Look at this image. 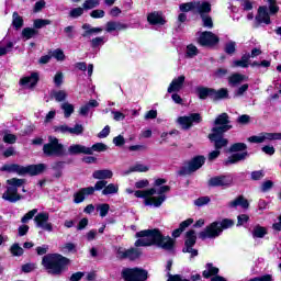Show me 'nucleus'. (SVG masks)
Masks as SVG:
<instances>
[{
  "label": "nucleus",
  "instance_id": "obj_1",
  "mask_svg": "<svg viewBox=\"0 0 281 281\" xmlns=\"http://www.w3.org/2000/svg\"><path fill=\"white\" fill-rule=\"evenodd\" d=\"M164 183H166V179H157L155 181L156 188L135 191L134 196H136V199H144L145 205L161 207L166 201V192H170V187L164 186Z\"/></svg>",
  "mask_w": 281,
  "mask_h": 281
},
{
  "label": "nucleus",
  "instance_id": "obj_2",
  "mask_svg": "<svg viewBox=\"0 0 281 281\" xmlns=\"http://www.w3.org/2000/svg\"><path fill=\"white\" fill-rule=\"evenodd\" d=\"M135 247H150V245H157L161 249L170 250L175 247V239L170 237H164L159 229H146L136 233Z\"/></svg>",
  "mask_w": 281,
  "mask_h": 281
},
{
  "label": "nucleus",
  "instance_id": "obj_3",
  "mask_svg": "<svg viewBox=\"0 0 281 281\" xmlns=\"http://www.w3.org/2000/svg\"><path fill=\"white\" fill-rule=\"evenodd\" d=\"M68 265L69 259L59 254H48L42 259V266L53 276H60Z\"/></svg>",
  "mask_w": 281,
  "mask_h": 281
},
{
  "label": "nucleus",
  "instance_id": "obj_4",
  "mask_svg": "<svg viewBox=\"0 0 281 281\" xmlns=\"http://www.w3.org/2000/svg\"><path fill=\"white\" fill-rule=\"evenodd\" d=\"M234 227V221L223 220L221 222H213L211 225L206 226L204 231L199 233V238L201 240H206V238H218L223 234V229H229Z\"/></svg>",
  "mask_w": 281,
  "mask_h": 281
},
{
  "label": "nucleus",
  "instance_id": "obj_5",
  "mask_svg": "<svg viewBox=\"0 0 281 281\" xmlns=\"http://www.w3.org/2000/svg\"><path fill=\"white\" fill-rule=\"evenodd\" d=\"M25 183L24 179L12 178L7 180V190L2 194L3 201H8L9 203H16L23 199V195L19 194V188Z\"/></svg>",
  "mask_w": 281,
  "mask_h": 281
},
{
  "label": "nucleus",
  "instance_id": "obj_6",
  "mask_svg": "<svg viewBox=\"0 0 281 281\" xmlns=\"http://www.w3.org/2000/svg\"><path fill=\"white\" fill-rule=\"evenodd\" d=\"M263 3H268L269 8L267 5L259 7L255 21L259 24L265 23V25H271V16L278 14L280 8L276 3V0H263Z\"/></svg>",
  "mask_w": 281,
  "mask_h": 281
},
{
  "label": "nucleus",
  "instance_id": "obj_7",
  "mask_svg": "<svg viewBox=\"0 0 281 281\" xmlns=\"http://www.w3.org/2000/svg\"><path fill=\"white\" fill-rule=\"evenodd\" d=\"M43 153L46 157H63L65 147L58 143V138L49 136L48 143L43 146Z\"/></svg>",
  "mask_w": 281,
  "mask_h": 281
},
{
  "label": "nucleus",
  "instance_id": "obj_8",
  "mask_svg": "<svg viewBox=\"0 0 281 281\" xmlns=\"http://www.w3.org/2000/svg\"><path fill=\"white\" fill-rule=\"evenodd\" d=\"M181 12H196L203 14V12H212V4L207 1H193L180 4Z\"/></svg>",
  "mask_w": 281,
  "mask_h": 281
},
{
  "label": "nucleus",
  "instance_id": "obj_9",
  "mask_svg": "<svg viewBox=\"0 0 281 281\" xmlns=\"http://www.w3.org/2000/svg\"><path fill=\"white\" fill-rule=\"evenodd\" d=\"M122 278L126 281H146L148 272L139 268H125L122 270Z\"/></svg>",
  "mask_w": 281,
  "mask_h": 281
},
{
  "label": "nucleus",
  "instance_id": "obj_10",
  "mask_svg": "<svg viewBox=\"0 0 281 281\" xmlns=\"http://www.w3.org/2000/svg\"><path fill=\"white\" fill-rule=\"evenodd\" d=\"M204 164H205L204 156H195L187 164V166L182 167L181 170L178 171V175L180 176L192 175V172H196V170H200V168H203Z\"/></svg>",
  "mask_w": 281,
  "mask_h": 281
},
{
  "label": "nucleus",
  "instance_id": "obj_11",
  "mask_svg": "<svg viewBox=\"0 0 281 281\" xmlns=\"http://www.w3.org/2000/svg\"><path fill=\"white\" fill-rule=\"evenodd\" d=\"M227 131H232V125H229V115L227 113H222L215 119L212 133H227Z\"/></svg>",
  "mask_w": 281,
  "mask_h": 281
},
{
  "label": "nucleus",
  "instance_id": "obj_12",
  "mask_svg": "<svg viewBox=\"0 0 281 281\" xmlns=\"http://www.w3.org/2000/svg\"><path fill=\"white\" fill-rule=\"evenodd\" d=\"M194 245H196V232L189 231L186 234L184 248L182 249L183 254H191V258H196L199 250L192 248Z\"/></svg>",
  "mask_w": 281,
  "mask_h": 281
},
{
  "label": "nucleus",
  "instance_id": "obj_13",
  "mask_svg": "<svg viewBox=\"0 0 281 281\" xmlns=\"http://www.w3.org/2000/svg\"><path fill=\"white\" fill-rule=\"evenodd\" d=\"M281 139V133L262 132L257 136H250L248 142L251 144H265L266 142H278Z\"/></svg>",
  "mask_w": 281,
  "mask_h": 281
},
{
  "label": "nucleus",
  "instance_id": "obj_14",
  "mask_svg": "<svg viewBox=\"0 0 281 281\" xmlns=\"http://www.w3.org/2000/svg\"><path fill=\"white\" fill-rule=\"evenodd\" d=\"M198 43L202 47H214L218 43V36L216 34L205 31L199 34Z\"/></svg>",
  "mask_w": 281,
  "mask_h": 281
},
{
  "label": "nucleus",
  "instance_id": "obj_15",
  "mask_svg": "<svg viewBox=\"0 0 281 281\" xmlns=\"http://www.w3.org/2000/svg\"><path fill=\"white\" fill-rule=\"evenodd\" d=\"M234 183L232 175L215 176L209 180V186L212 188H229Z\"/></svg>",
  "mask_w": 281,
  "mask_h": 281
},
{
  "label": "nucleus",
  "instance_id": "obj_16",
  "mask_svg": "<svg viewBox=\"0 0 281 281\" xmlns=\"http://www.w3.org/2000/svg\"><path fill=\"white\" fill-rule=\"evenodd\" d=\"M142 256V252L137 248H122L120 247L116 250V258H120V260H137Z\"/></svg>",
  "mask_w": 281,
  "mask_h": 281
},
{
  "label": "nucleus",
  "instance_id": "obj_17",
  "mask_svg": "<svg viewBox=\"0 0 281 281\" xmlns=\"http://www.w3.org/2000/svg\"><path fill=\"white\" fill-rule=\"evenodd\" d=\"M34 221L36 223V226L40 227L41 229H44L45 232H53L54 226L52 223H49V213H38L35 217Z\"/></svg>",
  "mask_w": 281,
  "mask_h": 281
},
{
  "label": "nucleus",
  "instance_id": "obj_18",
  "mask_svg": "<svg viewBox=\"0 0 281 281\" xmlns=\"http://www.w3.org/2000/svg\"><path fill=\"white\" fill-rule=\"evenodd\" d=\"M201 120V114L192 113L188 116L178 117V124H180L182 128L188 130L192 126V124H200Z\"/></svg>",
  "mask_w": 281,
  "mask_h": 281
},
{
  "label": "nucleus",
  "instance_id": "obj_19",
  "mask_svg": "<svg viewBox=\"0 0 281 281\" xmlns=\"http://www.w3.org/2000/svg\"><path fill=\"white\" fill-rule=\"evenodd\" d=\"M225 133L222 132H212L209 135V139H211V142H214V146L216 150H221V148H225V146H227V144H229V140H227V138H224L223 135Z\"/></svg>",
  "mask_w": 281,
  "mask_h": 281
},
{
  "label": "nucleus",
  "instance_id": "obj_20",
  "mask_svg": "<svg viewBox=\"0 0 281 281\" xmlns=\"http://www.w3.org/2000/svg\"><path fill=\"white\" fill-rule=\"evenodd\" d=\"M184 82H186V76H183V75H181L177 78H173L167 89V92L168 93H178V91L183 89Z\"/></svg>",
  "mask_w": 281,
  "mask_h": 281
},
{
  "label": "nucleus",
  "instance_id": "obj_21",
  "mask_svg": "<svg viewBox=\"0 0 281 281\" xmlns=\"http://www.w3.org/2000/svg\"><path fill=\"white\" fill-rule=\"evenodd\" d=\"M38 82V75L37 72L31 74V76L23 77L20 79V85L24 89H34Z\"/></svg>",
  "mask_w": 281,
  "mask_h": 281
},
{
  "label": "nucleus",
  "instance_id": "obj_22",
  "mask_svg": "<svg viewBox=\"0 0 281 281\" xmlns=\"http://www.w3.org/2000/svg\"><path fill=\"white\" fill-rule=\"evenodd\" d=\"M47 170V165L38 164V165H30L24 167V175H31L32 177H36L37 175H43Z\"/></svg>",
  "mask_w": 281,
  "mask_h": 281
},
{
  "label": "nucleus",
  "instance_id": "obj_23",
  "mask_svg": "<svg viewBox=\"0 0 281 281\" xmlns=\"http://www.w3.org/2000/svg\"><path fill=\"white\" fill-rule=\"evenodd\" d=\"M149 25H166V20L160 12L154 11L147 15Z\"/></svg>",
  "mask_w": 281,
  "mask_h": 281
},
{
  "label": "nucleus",
  "instance_id": "obj_24",
  "mask_svg": "<svg viewBox=\"0 0 281 281\" xmlns=\"http://www.w3.org/2000/svg\"><path fill=\"white\" fill-rule=\"evenodd\" d=\"M247 157H249V154L247 151L233 154L225 160V166H232V164H238V161H245Z\"/></svg>",
  "mask_w": 281,
  "mask_h": 281
},
{
  "label": "nucleus",
  "instance_id": "obj_25",
  "mask_svg": "<svg viewBox=\"0 0 281 281\" xmlns=\"http://www.w3.org/2000/svg\"><path fill=\"white\" fill-rule=\"evenodd\" d=\"M68 153L69 155H89V153H91V149H89V147L85 146V145H71L68 148Z\"/></svg>",
  "mask_w": 281,
  "mask_h": 281
},
{
  "label": "nucleus",
  "instance_id": "obj_26",
  "mask_svg": "<svg viewBox=\"0 0 281 281\" xmlns=\"http://www.w3.org/2000/svg\"><path fill=\"white\" fill-rule=\"evenodd\" d=\"M81 27L85 30L81 35L83 38H89V36H93V34H101V32L104 30L102 27H91V24L89 23L82 24Z\"/></svg>",
  "mask_w": 281,
  "mask_h": 281
},
{
  "label": "nucleus",
  "instance_id": "obj_27",
  "mask_svg": "<svg viewBox=\"0 0 281 281\" xmlns=\"http://www.w3.org/2000/svg\"><path fill=\"white\" fill-rule=\"evenodd\" d=\"M150 170V167L147 165H144L142 162H136L134 166L130 167L128 170L123 171V177H126V175H131V172H148Z\"/></svg>",
  "mask_w": 281,
  "mask_h": 281
},
{
  "label": "nucleus",
  "instance_id": "obj_28",
  "mask_svg": "<svg viewBox=\"0 0 281 281\" xmlns=\"http://www.w3.org/2000/svg\"><path fill=\"white\" fill-rule=\"evenodd\" d=\"M243 207V210H249V201L245 196L239 195L235 200L229 202V207Z\"/></svg>",
  "mask_w": 281,
  "mask_h": 281
},
{
  "label": "nucleus",
  "instance_id": "obj_29",
  "mask_svg": "<svg viewBox=\"0 0 281 281\" xmlns=\"http://www.w3.org/2000/svg\"><path fill=\"white\" fill-rule=\"evenodd\" d=\"M195 93L200 100H206V98H213L214 89L206 87H198Z\"/></svg>",
  "mask_w": 281,
  "mask_h": 281
},
{
  "label": "nucleus",
  "instance_id": "obj_30",
  "mask_svg": "<svg viewBox=\"0 0 281 281\" xmlns=\"http://www.w3.org/2000/svg\"><path fill=\"white\" fill-rule=\"evenodd\" d=\"M1 170L4 172H15L16 175H25V167L16 164L4 165L1 168Z\"/></svg>",
  "mask_w": 281,
  "mask_h": 281
},
{
  "label": "nucleus",
  "instance_id": "obj_31",
  "mask_svg": "<svg viewBox=\"0 0 281 281\" xmlns=\"http://www.w3.org/2000/svg\"><path fill=\"white\" fill-rule=\"evenodd\" d=\"M218 271H220L218 268L214 267V263L209 262L205 265V270L202 272V276L207 280L209 278H212V276L213 278L215 276H218Z\"/></svg>",
  "mask_w": 281,
  "mask_h": 281
},
{
  "label": "nucleus",
  "instance_id": "obj_32",
  "mask_svg": "<svg viewBox=\"0 0 281 281\" xmlns=\"http://www.w3.org/2000/svg\"><path fill=\"white\" fill-rule=\"evenodd\" d=\"M93 179H113V171L109 170V169H102V170H95L92 173Z\"/></svg>",
  "mask_w": 281,
  "mask_h": 281
},
{
  "label": "nucleus",
  "instance_id": "obj_33",
  "mask_svg": "<svg viewBox=\"0 0 281 281\" xmlns=\"http://www.w3.org/2000/svg\"><path fill=\"white\" fill-rule=\"evenodd\" d=\"M120 30H126L125 24H123L122 22L110 21L105 24L106 32H120Z\"/></svg>",
  "mask_w": 281,
  "mask_h": 281
},
{
  "label": "nucleus",
  "instance_id": "obj_34",
  "mask_svg": "<svg viewBox=\"0 0 281 281\" xmlns=\"http://www.w3.org/2000/svg\"><path fill=\"white\" fill-rule=\"evenodd\" d=\"M75 67H76V69H79V71H87L89 78H91L93 76V64H89L87 66V63L78 61L75 64Z\"/></svg>",
  "mask_w": 281,
  "mask_h": 281
},
{
  "label": "nucleus",
  "instance_id": "obj_35",
  "mask_svg": "<svg viewBox=\"0 0 281 281\" xmlns=\"http://www.w3.org/2000/svg\"><path fill=\"white\" fill-rule=\"evenodd\" d=\"M247 80V77L241 74H234L228 78V85L231 87H237V85H240V82H245Z\"/></svg>",
  "mask_w": 281,
  "mask_h": 281
},
{
  "label": "nucleus",
  "instance_id": "obj_36",
  "mask_svg": "<svg viewBox=\"0 0 281 281\" xmlns=\"http://www.w3.org/2000/svg\"><path fill=\"white\" fill-rule=\"evenodd\" d=\"M14 49V43L13 42H7L0 43V57L5 56L8 54H11V52Z\"/></svg>",
  "mask_w": 281,
  "mask_h": 281
},
{
  "label": "nucleus",
  "instance_id": "obj_37",
  "mask_svg": "<svg viewBox=\"0 0 281 281\" xmlns=\"http://www.w3.org/2000/svg\"><path fill=\"white\" fill-rule=\"evenodd\" d=\"M227 98H229L227 88H221L220 90L213 89V100H225Z\"/></svg>",
  "mask_w": 281,
  "mask_h": 281
},
{
  "label": "nucleus",
  "instance_id": "obj_38",
  "mask_svg": "<svg viewBox=\"0 0 281 281\" xmlns=\"http://www.w3.org/2000/svg\"><path fill=\"white\" fill-rule=\"evenodd\" d=\"M109 149V146L104 145L103 143H95L91 147H88V155H92L93 153H104Z\"/></svg>",
  "mask_w": 281,
  "mask_h": 281
},
{
  "label": "nucleus",
  "instance_id": "obj_39",
  "mask_svg": "<svg viewBox=\"0 0 281 281\" xmlns=\"http://www.w3.org/2000/svg\"><path fill=\"white\" fill-rule=\"evenodd\" d=\"M95 210L97 212H99V216H101V218H104L105 216H108L111 210V205H109L108 203L97 204Z\"/></svg>",
  "mask_w": 281,
  "mask_h": 281
},
{
  "label": "nucleus",
  "instance_id": "obj_40",
  "mask_svg": "<svg viewBox=\"0 0 281 281\" xmlns=\"http://www.w3.org/2000/svg\"><path fill=\"white\" fill-rule=\"evenodd\" d=\"M252 238H265L266 234H267V228L260 225H256L252 228Z\"/></svg>",
  "mask_w": 281,
  "mask_h": 281
},
{
  "label": "nucleus",
  "instance_id": "obj_41",
  "mask_svg": "<svg viewBox=\"0 0 281 281\" xmlns=\"http://www.w3.org/2000/svg\"><path fill=\"white\" fill-rule=\"evenodd\" d=\"M120 191V187L114 183L105 184V188L102 190V194L104 196H109V194H117Z\"/></svg>",
  "mask_w": 281,
  "mask_h": 281
},
{
  "label": "nucleus",
  "instance_id": "obj_42",
  "mask_svg": "<svg viewBox=\"0 0 281 281\" xmlns=\"http://www.w3.org/2000/svg\"><path fill=\"white\" fill-rule=\"evenodd\" d=\"M199 14L202 19L203 27H207L209 30H212V27H214V22L212 21V18L210 15H206V14H210V12H202Z\"/></svg>",
  "mask_w": 281,
  "mask_h": 281
},
{
  "label": "nucleus",
  "instance_id": "obj_43",
  "mask_svg": "<svg viewBox=\"0 0 281 281\" xmlns=\"http://www.w3.org/2000/svg\"><path fill=\"white\" fill-rule=\"evenodd\" d=\"M184 56L186 58H194V56H199V48L193 44H189L186 48Z\"/></svg>",
  "mask_w": 281,
  "mask_h": 281
},
{
  "label": "nucleus",
  "instance_id": "obj_44",
  "mask_svg": "<svg viewBox=\"0 0 281 281\" xmlns=\"http://www.w3.org/2000/svg\"><path fill=\"white\" fill-rule=\"evenodd\" d=\"M60 108H61V111H64V117L66 119L71 117L75 111L74 104L69 102H64Z\"/></svg>",
  "mask_w": 281,
  "mask_h": 281
},
{
  "label": "nucleus",
  "instance_id": "obj_45",
  "mask_svg": "<svg viewBox=\"0 0 281 281\" xmlns=\"http://www.w3.org/2000/svg\"><path fill=\"white\" fill-rule=\"evenodd\" d=\"M36 34H38V31L32 27H25L22 30V37L24 38V41H30V38H34Z\"/></svg>",
  "mask_w": 281,
  "mask_h": 281
},
{
  "label": "nucleus",
  "instance_id": "obj_46",
  "mask_svg": "<svg viewBox=\"0 0 281 281\" xmlns=\"http://www.w3.org/2000/svg\"><path fill=\"white\" fill-rule=\"evenodd\" d=\"M12 19L13 27H15V30H21V27H23V18L16 12H13Z\"/></svg>",
  "mask_w": 281,
  "mask_h": 281
},
{
  "label": "nucleus",
  "instance_id": "obj_47",
  "mask_svg": "<svg viewBox=\"0 0 281 281\" xmlns=\"http://www.w3.org/2000/svg\"><path fill=\"white\" fill-rule=\"evenodd\" d=\"M85 14V7L74 8L69 11L68 15L70 19H78Z\"/></svg>",
  "mask_w": 281,
  "mask_h": 281
},
{
  "label": "nucleus",
  "instance_id": "obj_48",
  "mask_svg": "<svg viewBox=\"0 0 281 281\" xmlns=\"http://www.w3.org/2000/svg\"><path fill=\"white\" fill-rule=\"evenodd\" d=\"M224 52L229 56H233V54H236V42L234 41L227 42L225 44Z\"/></svg>",
  "mask_w": 281,
  "mask_h": 281
},
{
  "label": "nucleus",
  "instance_id": "obj_49",
  "mask_svg": "<svg viewBox=\"0 0 281 281\" xmlns=\"http://www.w3.org/2000/svg\"><path fill=\"white\" fill-rule=\"evenodd\" d=\"M10 254L14 257H21L23 256V248L19 244H13L10 247Z\"/></svg>",
  "mask_w": 281,
  "mask_h": 281
},
{
  "label": "nucleus",
  "instance_id": "obj_50",
  "mask_svg": "<svg viewBox=\"0 0 281 281\" xmlns=\"http://www.w3.org/2000/svg\"><path fill=\"white\" fill-rule=\"evenodd\" d=\"M247 150V144L245 143H235L231 146V153H243Z\"/></svg>",
  "mask_w": 281,
  "mask_h": 281
},
{
  "label": "nucleus",
  "instance_id": "obj_51",
  "mask_svg": "<svg viewBox=\"0 0 281 281\" xmlns=\"http://www.w3.org/2000/svg\"><path fill=\"white\" fill-rule=\"evenodd\" d=\"M100 5V0H86L82 4L83 10H93Z\"/></svg>",
  "mask_w": 281,
  "mask_h": 281
},
{
  "label": "nucleus",
  "instance_id": "obj_52",
  "mask_svg": "<svg viewBox=\"0 0 281 281\" xmlns=\"http://www.w3.org/2000/svg\"><path fill=\"white\" fill-rule=\"evenodd\" d=\"M35 30H41L42 27H45V25H52V20H43V19H36L33 23Z\"/></svg>",
  "mask_w": 281,
  "mask_h": 281
},
{
  "label": "nucleus",
  "instance_id": "obj_53",
  "mask_svg": "<svg viewBox=\"0 0 281 281\" xmlns=\"http://www.w3.org/2000/svg\"><path fill=\"white\" fill-rule=\"evenodd\" d=\"M53 97L55 98L56 102H65L67 100V91L59 90L53 93Z\"/></svg>",
  "mask_w": 281,
  "mask_h": 281
},
{
  "label": "nucleus",
  "instance_id": "obj_54",
  "mask_svg": "<svg viewBox=\"0 0 281 281\" xmlns=\"http://www.w3.org/2000/svg\"><path fill=\"white\" fill-rule=\"evenodd\" d=\"M36 214H38V210L37 209H33L31 211H29L22 218H21V223H27V221H32L34 218V216H36Z\"/></svg>",
  "mask_w": 281,
  "mask_h": 281
},
{
  "label": "nucleus",
  "instance_id": "obj_55",
  "mask_svg": "<svg viewBox=\"0 0 281 281\" xmlns=\"http://www.w3.org/2000/svg\"><path fill=\"white\" fill-rule=\"evenodd\" d=\"M82 133H85V126L82 124H76L69 130V135H82Z\"/></svg>",
  "mask_w": 281,
  "mask_h": 281
},
{
  "label": "nucleus",
  "instance_id": "obj_56",
  "mask_svg": "<svg viewBox=\"0 0 281 281\" xmlns=\"http://www.w3.org/2000/svg\"><path fill=\"white\" fill-rule=\"evenodd\" d=\"M3 143L4 144H16V135L10 134V133H5L3 135Z\"/></svg>",
  "mask_w": 281,
  "mask_h": 281
},
{
  "label": "nucleus",
  "instance_id": "obj_57",
  "mask_svg": "<svg viewBox=\"0 0 281 281\" xmlns=\"http://www.w3.org/2000/svg\"><path fill=\"white\" fill-rule=\"evenodd\" d=\"M105 41L103 36L94 37L90 41L91 47H100V45H104Z\"/></svg>",
  "mask_w": 281,
  "mask_h": 281
},
{
  "label": "nucleus",
  "instance_id": "obj_58",
  "mask_svg": "<svg viewBox=\"0 0 281 281\" xmlns=\"http://www.w3.org/2000/svg\"><path fill=\"white\" fill-rule=\"evenodd\" d=\"M112 115L115 122H123V120H126V114L120 111H112Z\"/></svg>",
  "mask_w": 281,
  "mask_h": 281
},
{
  "label": "nucleus",
  "instance_id": "obj_59",
  "mask_svg": "<svg viewBox=\"0 0 281 281\" xmlns=\"http://www.w3.org/2000/svg\"><path fill=\"white\" fill-rule=\"evenodd\" d=\"M210 203V199L207 196L199 198L194 201V205L198 207H203V205H207Z\"/></svg>",
  "mask_w": 281,
  "mask_h": 281
},
{
  "label": "nucleus",
  "instance_id": "obj_60",
  "mask_svg": "<svg viewBox=\"0 0 281 281\" xmlns=\"http://www.w3.org/2000/svg\"><path fill=\"white\" fill-rule=\"evenodd\" d=\"M53 58H56V60H65V53L63 49L57 48L52 53Z\"/></svg>",
  "mask_w": 281,
  "mask_h": 281
},
{
  "label": "nucleus",
  "instance_id": "obj_61",
  "mask_svg": "<svg viewBox=\"0 0 281 281\" xmlns=\"http://www.w3.org/2000/svg\"><path fill=\"white\" fill-rule=\"evenodd\" d=\"M104 10L97 9L91 11L90 16L92 19H104Z\"/></svg>",
  "mask_w": 281,
  "mask_h": 281
},
{
  "label": "nucleus",
  "instance_id": "obj_62",
  "mask_svg": "<svg viewBox=\"0 0 281 281\" xmlns=\"http://www.w3.org/2000/svg\"><path fill=\"white\" fill-rule=\"evenodd\" d=\"M55 133H69V131H71V127H69L68 125L64 124V125H59V126H55L54 127Z\"/></svg>",
  "mask_w": 281,
  "mask_h": 281
},
{
  "label": "nucleus",
  "instance_id": "obj_63",
  "mask_svg": "<svg viewBox=\"0 0 281 281\" xmlns=\"http://www.w3.org/2000/svg\"><path fill=\"white\" fill-rule=\"evenodd\" d=\"M271 188H273V181L271 180L265 181L261 184V192H269Z\"/></svg>",
  "mask_w": 281,
  "mask_h": 281
},
{
  "label": "nucleus",
  "instance_id": "obj_64",
  "mask_svg": "<svg viewBox=\"0 0 281 281\" xmlns=\"http://www.w3.org/2000/svg\"><path fill=\"white\" fill-rule=\"evenodd\" d=\"M75 203H82V201H85V192L82 191V189L80 191H78L77 193H75Z\"/></svg>",
  "mask_w": 281,
  "mask_h": 281
}]
</instances>
